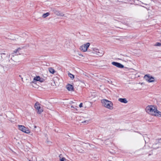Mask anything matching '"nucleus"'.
I'll return each mask as SVG.
<instances>
[{
  "label": "nucleus",
  "mask_w": 161,
  "mask_h": 161,
  "mask_svg": "<svg viewBox=\"0 0 161 161\" xmlns=\"http://www.w3.org/2000/svg\"><path fill=\"white\" fill-rule=\"evenodd\" d=\"M144 78L148 82H152L155 81L154 77L149 74L145 75L144 77Z\"/></svg>",
  "instance_id": "4"
},
{
  "label": "nucleus",
  "mask_w": 161,
  "mask_h": 161,
  "mask_svg": "<svg viewBox=\"0 0 161 161\" xmlns=\"http://www.w3.org/2000/svg\"><path fill=\"white\" fill-rule=\"evenodd\" d=\"M90 45V43L89 42L85 44L86 50H87L88 48L89 47Z\"/></svg>",
  "instance_id": "18"
},
{
  "label": "nucleus",
  "mask_w": 161,
  "mask_h": 161,
  "mask_svg": "<svg viewBox=\"0 0 161 161\" xmlns=\"http://www.w3.org/2000/svg\"><path fill=\"white\" fill-rule=\"evenodd\" d=\"M67 89L69 91H74V87L73 86L70 84H68L66 86Z\"/></svg>",
  "instance_id": "11"
},
{
  "label": "nucleus",
  "mask_w": 161,
  "mask_h": 161,
  "mask_svg": "<svg viewBox=\"0 0 161 161\" xmlns=\"http://www.w3.org/2000/svg\"><path fill=\"white\" fill-rule=\"evenodd\" d=\"M35 108L36 109H37V108H40V106H39V104L38 103H36L35 104Z\"/></svg>",
  "instance_id": "19"
},
{
  "label": "nucleus",
  "mask_w": 161,
  "mask_h": 161,
  "mask_svg": "<svg viewBox=\"0 0 161 161\" xmlns=\"http://www.w3.org/2000/svg\"><path fill=\"white\" fill-rule=\"evenodd\" d=\"M50 15V13L48 12H47L45 14H43L42 15V17L43 18H45L47 17L48 16Z\"/></svg>",
  "instance_id": "17"
},
{
  "label": "nucleus",
  "mask_w": 161,
  "mask_h": 161,
  "mask_svg": "<svg viewBox=\"0 0 161 161\" xmlns=\"http://www.w3.org/2000/svg\"><path fill=\"white\" fill-rule=\"evenodd\" d=\"M118 100L121 103H127L128 102L126 98H120Z\"/></svg>",
  "instance_id": "12"
},
{
  "label": "nucleus",
  "mask_w": 161,
  "mask_h": 161,
  "mask_svg": "<svg viewBox=\"0 0 161 161\" xmlns=\"http://www.w3.org/2000/svg\"><path fill=\"white\" fill-rule=\"evenodd\" d=\"M17 51H16V52H15V53H17Z\"/></svg>",
  "instance_id": "28"
},
{
  "label": "nucleus",
  "mask_w": 161,
  "mask_h": 161,
  "mask_svg": "<svg viewBox=\"0 0 161 161\" xmlns=\"http://www.w3.org/2000/svg\"><path fill=\"white\" fill-rule=\"evenodd\" d=\"M48 70L49 72L53 74H54L55 72L54 69L52 68H48Z\"/></svg>",
  "instance_id": "16"
},
{
  "label": "nucleus",
  "mask_w": 161,
  "mask_h": 161,
  "mask_svg": "<svg viewBox=\"0 0 161 161\" xmlns=\"http://www.w3.org/2000/svg\"><path fill=\"white\" fill-rule=\"evenodd\" d=\"M80 50H86L85 44L81 46L80 48Z\"/></svg>",
  "instance_id": "14"
},
{
  "label": "nucleus",
  "mask_w": 161,
  "mask_h": 161,
  "mask_svg": "<svg viewBox=\"0 0 161 161\" xmlns=\"http://www.w3.org/2000/svg\"><path fill=\"white\" fill-rule=\"evenodd\" d=\"M112 64L113 65L119 68H124V65H123L117 62H113L112 63Z\"/></svg>",
  "instance_id": "8"
},
{
  "label": "nucleus",
  "mask_w": 161,
  "mask_h": 161,
  "mask_svg": "<svg viewBox=\"0 0 161 161\" xmlns=\"http://www.w3.org/2000/svg\"><path fill=\"white\" fill-rule=\"evenodd\" d=\"M82 104H82V103H81L80 104V105H79V107H80V108H81V107H82Z\"/></svg>",
  "instance_id": "23"
},
{
  "label": "nucleus",
  "mask_w": 161,
  "mask_h": 161,
  "mask_svg": "<svg viewBox=\"0 0 161 161\" xmlns=\"http://www.w3.org/2000/svg\"><path fill=\"white\" fill-rule=\"evenodd\" d=\"M78 55H79V56H83V55L82 54H80L79 53L78 54Z\"/></svg>",
  "instance_id": "25"
},
{
  "label": "nucleus",
  "mask_w": 161,
  "mask_h": 161,
  "mask_svg": "<svg viewBox=\"0 0 161 161\" xmlns=\"http://www.w3.org/2000/svg\"><path fill=\"white\" fill-rule=\"evenodd\" d=\"M29 161H31V160H29Z\"/></svg>",
  "instance_id": "29"
},
{
  "label": "nucleus",
  "mask_w": 161,
  "mask_h": 161,
  "mask_svg": "<svg viewBox=\"0 0 161 161\" xmlns=\"http://www.w3.org/2000/svg\"><path fill=\"white\" fill-rule=\"evenodd\" d=\"M36 126H34V128H36Z\"/></svg>",
  "instance_id": "27"
},
{
  "label": "nucleus",
  "mask_w": 161,
  "mask_h": 161,
  "mask_svg": "<svg viewBox=\"0 0 161 161\" xmlns=\"http://www.w3.org/2000/svg\"><path fill=\"white\" fill-rule=\"evenodd\" d=\"M71 108H74L75 109V110H77V109H76V108H75L73 106H71Z\"/></svg>",
  "instance_id": "24"
},
{
  "label": "nucleus",
  "mask_w": 161,
  "mask_h": 161,
  "mask_svg": "<svg viewBox=\"0 0 161 161\" xmlns=\"http://www.w3.org/2000/svg\"><path fill=\"white\" fill-rule=\"evenodd\" d=\"M19 61L18 59L17 58V56H14L13 57H11V59L9 60L10 63L12 64H15L16 63Z\"/></svg>",
  "instance_id": "6"
},
{
  "label": "nucleus",
  "mask_w": 161,
  "mask_h": 161,
  "mask_svg": "<svg viewBox=\"0 0 161 161\" xmlns=\"http://www.w3.org/2000/svg\"><path fill=\"white\" fill-rule=\"evenodd\" d=\"M53 11L54 14L58 16H64V14L63 13H60L59 11H58L55 9H53Z\"/></svg>",
  "instance_id": "9"
},
{
  "label": "nucleus",
  "mask_w": 161,
  "mask_h": 161,
  "mask_svg": "<svg viewBox=\"0 0 161 161\" xmlns=\"http://www.w3.org/2000/svg\"><path fill=\"white\" fill-rule=\"evenodd\" d=\"M93 50H97V49L95 48L93 49Z\"/></svg>",
  "instance_id": "26"
},
{
  "label": "nucleus",
  "mask_w": 161,
  "mask_h": 161,
  "mask_svg": "<svg viewBox=\"0 0 161 161\" xmlns=\"http://www.w3.org/2000/svg\"><path fill=\"white\" fill-rule=\"evenodd\" d=\"M146 113L151 115L161 117V112L158 111L156 106L153 105L147 106L145 108Z\"/></svg>",
  "instance_id": "1"
},
{
  "label": "nucleus",
  "mask_w": 161,
  "mask_h": 161,
  "mask_svg": "<svg viewBox=\"0 0 161 161\" xmlns=\"http://www.w3.org/2000/svg\"><path fill=\"white\" fill-rule=\"evenodd\" d=\"M18 127L19 129L23 132L26 133H30V131L28 128H26L25 127L22 125H18Z\"/></svg>",
  "instance_id": "5"
},
{
  "label": "nucleus",
  "mask_w": 161,
  "mask_h": 161,
  "mask_svg": "<svg viewBox=\"0 0 161 161\" xmlns=\"http://www.w3.org/2000/svg\"><path fill=\"white\" fill-rule=\"evenodd\" d=\"M68 75L72 80L74 78V76L70 73L68 74Z\"/></svg>",
  "instance_id": "20"
},
{
  "label": "nucleus",
  "mask_w": 161,
  "mask_h": 161,
  "mask_svg": "<svg viewBox=\"0 0 161 161\" xmlns=\"http://www.w3.org/2000/svg\"><path fill=\"white\" fill-rule=\"evenodd\" d=\"M25 47H19L16 50H23V49H25Z\"/></svg>",
  "instance_id": "21"
},
{
  "label": "nucleus",
  "mask_w": 161,
  "mask_h": 161,
  "mask_svg": "<svg viewBox=\"0 0 161 161\" xmlns=\"http://www.w3.org/2000/svg\"><path fill=\"white\" fill-rule=\"evenodd\" d=\"M90 54L92 56L95 57H100L103 56L104 53L103 51H91Z\"/></svg>",
  "instance_id": "3"
},
{
  "label": "nucleus",
  "mask_w": 161,
  "mask_h": 161,
  "mask_svg": "<svg viewBox=\"0 0 161 161\" xmlns=\"http://www.w3.org/2000/svg\"><path fill=\"white\" fill-rule=\"evenodd\" d=\"M59 160L60 161H64V160H65V158L63 157L62 155V154H60L59 156Z\"/></svg>",
  "instance_id": "13"
},
{
  "label": "nucleus",
  "mask_w": 161,
  "mask_h": 161,
  "mask_svg": "<svg viewBox=\"0 0 161 161\" xmlns=\"http://www.w3.org/2000/svg\"><path fill=\"white\" fill-rule=\"evenodd\" d=\"M101 103L103 106L108 109H112L113 108V104L111 101L103 99L101 100Z\"/></svg>",
  "instance_id": "2"
},
{
  "label": "nucleus",
  "mask_w": 161,
  "mask_h": 161,
  "mask_svg": "<svg viewBox=\"0 0 161 161\" xmlns=\"http://www.w3.org/2000/svg\"><path fill=\"white\" fill-rule=\"evenodd\" d=\"M39 81L41 82H43L44 81V79L43 78H40L39 76H37L35 77L33 79V80L32 81V83H34L36 81Z\"/></svg>",
  "instance_id": "7"
},
{
  "label": "nucleus",
  "mask_w": 161,
  "mask_h": 161,
  "mask_svg": "<svg viewBox=\"0 0 161 161\" xmlns=\"http://www.w3.org/2000/svg\"><path fill=\"white\" fill-rule=\"evenodd\" d=\"M89 120H85L82 122V123L85 124H88L89 123Z\"/></svg>",
  "instance_id": "22"
},
{
  "label": "nucleus",
  "mask_w": 161,
  "mask_h": 161,
  "mask_svg": "<svg viewBox=\"0 0 161 161\" xmlns=\"http://www.w3.org/2000/svg\"><path fill=\"white\" fill-rule=\"evenodd\" d=\"M160 146V143L158 142V141H157L156 143L153 144L152 146V147L154 149H156L158 148Z\"/></svg>",
  "instance_id": "10"
},
{
  "label": "nucleus",
  "mask_w": 161,
  "mask_h": 161,
  "mask_svg": "<svg viewBox=\"0 0 161 161\" xmlns=\"http://www.w3.org/2000/svg\"><path fill=\"white\" fill-rule=\"evenodd\" d=\"M37 113L38 114H40L43 111V110L42 108L40 106V108L37 109Z\"/></svg>",
  "instance_id": "15"
}]
</instances>
